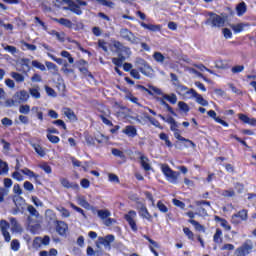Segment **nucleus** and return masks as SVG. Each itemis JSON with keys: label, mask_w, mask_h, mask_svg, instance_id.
<instances>
[{"label": "nucleus", "mask_w": 256, "mask_h": 256, "mask_svg": "<svg viewBox=\"0 0 256 256\" xmlns=\"http://www.w3.org/2000/svg\"><path fill=\"white\" fill-rule=\"evenodd\" d=\"M85 140L87 145H89L90 147H93L95 145V138H93L92 136L86 135Z\"/></svg>", "instance_id": "6e6d98bb"}, {"label": "nucleus", "mask_w": 256, "mask_h": 256, "mask_svg": "<svg viewBox=\"0 0 256 256\" xmlns=\"http://www.w3.org/2000/svg\"><path fill=\"white\" fill-rule=\"evenodd\" d=\"M122 133L127 135V137H136L137 136V128H135V126H126L122 130Z\"/></svg>", "instance_id": "412c9836"}, {"label": "nucleus", "mask_w": 256, "mask_h": 256, "mask_svg": "<svg viewBox=\"0 0 256 256\" xmlns=\"http://www.w3.org/2000/svg\"><path fill=\"white\" fill-rule=\"evenodd\" d=\"M11 77L14 78L15 81H17V83H23V81H25V77H23V75L16 72H12Z\"/></svg>", "instance_id": "37998d69"}, {"label": "nucleus", "mask_w": 256, "mask_h": 256, "mask_svg": "<svg viewBox=\"0 0 256 256\" xmlns=\"http://www.w3.org/2000/svg\"><path fill=\"white\" fill-rule=\"evenodd\" d=\"M140 164L144 171H151L153 169L151 163H149V158L145 155L140 156Z\"/></svg>", "instance_id": "a211bd4d"}, {"label": "nucleus", "mask_w": 256, "mask_h": 256, "mask_svg": "<svg viewBox=\"0 0 256 256\" xmlns=\"http://www.w3.org/2000/svg\"><path fill=\"white\" fill-rule=\"evenodd\" d=\"M50 34L56 37L58 41H65V33H59L55 30H52Z\"/></svg>", "instance_id": "a18cd8bd"}, {"label": "nucleus", "mask_w": 256, "mask_h": 256, "mask_svg": "<svg viewBox=\"0 0 256 256\" xmlns=\"http://www.w3.org/2000/svg\"><path fill=\"white\" fill-rule=\"evenodd\" d=\"M32 202L36 207H43V202L37 198V196H32Z\"/></svg>", "instance_id": "680f3d73"}, {"label": "nucleus", "mask_w": 256, "mask_h": 256, "mask_svg": "<svg viewBox=\"0 0 256 256\" xmlns=\"http://www.w3.org/2000/svg\"><path fill=\"white\" fill-rule=\"evenodd\" d=\"M60 55H61V57L68 59V63H70V65H73V63H75V59H73V56H71V53H69L68 51L63 50L60 53Z\"/></svg>", "instance_id": "f704fd0d"}, {"label": "nucleus", "mask_w": 256, "mask_h": 256, "mask_svg": "<svg viewBox=\"0 0 256 256\" xmlns=\"http://www.w3.org/2000/svg\"><path fill=\"white\" fill-rule=\"evenodd\" d=\"M170 129L174 132L175 139H177L178 141H185V137L181 136V134L179 133V124H177L176 121L170 124Z\"/></svg>", "instance_id": "dca6fc26"}, {"label": "nucleus", "mask_w": 256, "mask_h": 256, "mask_svg": "<svg viewBox=\"0 0 256 256\" xmlns=\"http://www.w3.org/2000/svg\"><path fill=\"white\" fill-rule=\"evenodd\" d=\"M20 113H23L24 115H27L30 111L29 105H21L19 109Z\"/></svg>", "instance_id": "e2e57ef3"}, {"label": "nucleus", "mask_w": 256, "mask_h": 256, "mask_svg": "<svg viewBox=\"0 0 256 256\" xmlns=\"http://www.w3.org/2000/svg\"><path fill=\"white\" fill-rule=\"evenodd\" d=\"M206 25H212V27H223L225 25V19L213 12H210Z\"/></svg>", "instance_id": "39448f33"}, {"label": "nucleus", "mask_w": 256, "mask_h": 256, "mask_svg": "<svg viewBox=\"0 0 256 256\" xmlns=\"http://www.w3.org/2000/svg\"><path fill=\"white\" fill-rule=\"evenodd\" d=\"M223 197H235V190L229 189L222 192Z\"/></svg>", "instance_id": "5fc2aeb1"}, {"label": "nucleus", "mask_w": 256, "mask_h": 256, "mask_svg": "<svg viewBox=\"0 0 256 256\" xmlns=\"http://www.w3.org/2000/svg\"><path fill=\"white\" fill-rule=\"evenodd\" d=\"M195 101L196 103H199V105H202V107H207V105H209V102H207L203 97H196Z\"/></svg>", "instance_id": "603ef678"}, {"label": "nucleus", "mask_w": 256, "mask_h": 256, "mask_svg": "<svg viewBox=\"0 0 256 256\" xmlns=\"http://www.w3.org/2000/svg\"><path fill=\"white\" fill-rule=\"evenodd\" d=\"M189 223H191V225H193V227H195L196 231H201L202 233H205V227L201 224H199V222L195 221V220H189Z\"/></svg>", "instance_id": "58836bf2"}, {"label": "nucleus", "mask_w": 256, "mask_h": 256, "mask_svg": "<svg viewBox=\"0 0 256 256\" xmlns=\"http://www.w3.org/2000/svg\"><path fill=\"white\" fill-rule=\"evenodd\" d=\"M21 173H23L24 175H27V177H29V179H37V177H39L37 174H35L33 171L25 168L23 170H21Z\"/></svg>", "instance_id": "ea45409f"}, {"label": "nucleus", "mask_w": 256, "mask_h": 256, "mask_svg": "<svg viewBox=\"0 0 256 256\" xmlns=\"http://www.w3.org/2000/svg\"><path fill=\"white\" fill-rule=\"evenodd\" d=\"M11 223V229L14 231V233H21L23 231V228L21 227V224L17 222V219L10 218Z\"/></svg>", "instance_id": "4be33fe9"}, {"label": "nucleus", "mask_w": 256, "mask_h": 256, "mask_svg": "<svg viewBox=\"0 0 256 256\" xmlns=\"http://www.w3.org/2000/svg\"><path fill=\"white\" fill-rule=\"evenodd\" d=\"M2 125H4L5 127H11V125H13V120L5 117L1 120Z\"/></svg>", "instance_id": "052dcab7"}, {"label": "nucleus", "mask_w": 256, "mask_h": 256, "mask_svg": "<svg viewBox=\"0 0 256 256\" xmlns=\"http://www.w3.org/2000/svg\"><path fill=\"white\" fill-rule=\"evenodd\" d=\"M60 183L62 187H65V189H74V191H79V184L71 183L66 178H60Z\"/></svg>", "instance_id": "2eb2a0df"}, {"label": "nucleus", "mask_w": 256, "mask_h": 256, "mask_svg": "<svg viewBox=\"0 0 256 256\" xmlns=\"http://www.w3.org/2000/svg\"><path fill=\"white\" fill-rule=\"evenodd\" d=\"M77 203L80 205V207H83L84 209H87L88 211L91 209V204L87 202L85 199V196H78L77 197Z\"/></svg>", "instance_id": "b1692460"}, {"label": "nucleus", "mask_w": 256, "mask_h": 256, "mask_svg": "<svg viewBox=\"0 0 256 256\" xmlns=\"http://www.w3.org/2000/svg\"><path fill=\"white\" fill-rule=\"evenodd\" d=\"M118 117H120V119H128L129 114H127V109L122 108V109L118 112Z\"/></svg>", "instance_id": "864d4df0"}, {"label": "nucleus", "mask_w": 256, "mask_h": 256, "mask_svg": "<svg viewBox=\"0 0 256 256\" xmlns=\"http://www.w3.org/2000/svg\"><path fill=\"white\" fill-rule=\"evenodd\" d=\"M142 91H147L148 95L155 96L160 95L161 97H169V95H166L163 93L162 89H159L155 86H149L148 88H145V86H139Z\"/></svg>", "instance_id": "9b49d317"}, {"label": "nucleus", "mask_w": 256, "mask_h": 256, "mask_svg": "<svg viewBox=\"0 0 256 256\" xmlns=\"http://www.w3.org/2000/svg\"><path fill=\"white\" fill-rule=\"evenodd\" d=\"M112 47L115 49V53L118 54V57H125V59L131 57V48L123 45V43L112 40Z\"/></svg>", "instance_id": "7ed1b4c3"}, {"label": "nucleus", "mask_w": 256, "mask_h": 256, "mask_svg": "<svg viewBox=\"0 0 256 256\" xmlns=\"http://www.w3.org/2000/svg\"><path fill=\"white\" fill-rule=\"evenodd\" d=\"M9 173V166L7 165V162H3L0 159V175H5Z\"/></svg>", "instance_id": "4c0bfd02"}, {"label": "nucleus", "mask_w": 256, "mask_h": 256, "mask_svg": "<svg viewBox=\"0 0 256 256\" xmlns=\"http://www.w3.org/2000/svg\"><path fill=\"white\" fill-rule=\"evenodd\" d=\"M23 187H24V189H25L26 191H30V193L33 192V191H35V187H34L33 184H32L31 182H29V181L24 182Z\"/></svg>", "instance_id": "3c124183"}, {"label": "nucleus", "mask_w": 256, "mask_h": 256, "mask_svg": "<svg viewBox=\"0 0 256 256\" xmlns=\"http://www.w3.org/2000/svg\"><path fill=\"white\" fill-rule=\"evenodd\" d=\"M27 211L30 213L31 216H28L27 221H28V229L31 231V233H35L38 230L41 229V223L39 222V211L33 205H28L27 206Z\"/></svg>", "instance_id": "f257e3e1"}, {"label": "nucleus", "mask_w": 256, "mask_h": 256, "mask_svg": "<svg viewBox=\"0 0 256 256\" xmlns=\"http://www.w3.org/2000/svg\"><path fill=\"white\" fill-rule=\"evenodd\" d=\"M43 245V240L41 237H36L33 241V247L34 249H39Z\"/></svg>", "instance_id": "09e8293b"}, {"label": "nucleus", "mask_w": 256, "mask_h": 256, "mask_svg": "<svg viewBox=\"0 0 256 256\" xmlns=\"http://www.w3.org/2000/svg\"><path fill=\"white\" fill-rule=\"evenodd\" d=\"M120 37L132 45H139V43H141V39L135 36V34H133V32L127 28L120 29Z\"/></svg>", "instance_id": "20e7f679"}, {"label": "nucleus", "mask_w": 256, "mask_h": 256, "mask_svg": "<svg viewBox=\"0 0 256 256\" xmlns=\"http://www.w3.org/2000/svg\"><path fill=\"white\" fill-rule=\"evenodd\" d=\"M9 227L11 225L6 220H0V231L7 243L11 241V234L9 233Z\"/></svg>", "instance_id": "6e6552de"}, {"label": "nucleus", "mask_w": 256, "mask_h": 256, "mask_svg": "<svg viewBox=\"0 0 256 256\" xmlns=\"http://www.w3.org/2000/svg\"><path fill=\"white\" fill-rule=\"evenodd\" d=\"M46 67L47 69H49L50 71H59V68H57V65H55L54 63L52 62H46Z\"/></svg>", "instance_id": "4d7b16f0"}, {"label": "nucleus", "mask_w": 256, "mask_h": 256, "mask_svg": "<svg viewBox=\"0 0 256 256\" xmlns=\"http://www.w3.org/2000/svg\"><path fill=\"white\" fill-rule=\"evenodd\" d=\"M27 98L25 97H15V98H9L5 102L6 107H19V105L26 103Z\"/></svg>", "instance_id": "f8f14e48"}, {"label": "nucleus", "mask_w": 256, "mask_h": 256, "mask_svg": "<svg viewBox=\"0 0 256 256\" xmlns=\"http://www.w3.org/2000/svg\"><path fill=\"white\" fill-rule=\"evenodd\" d=\"M139 215L140 217H143V219H147V221H151L152 216L149 213V210H147V207L145 205L140 204L139 206Z\"/></svg>", "instance_id": "6ab92c4d"}, {"label": "nucleus", "mask_w": 256, "mask_h": 256, "mask_svg": "<svg viewBox=\"0 0 256 256\" xmlns=\"http://www.w3.org/2000/svg\"><path fill=\"white\" fill-rule=\"evenodd\" d=\"M32 67H35L36 69H39L40 71H45V66L43 65V63L37 61V60H33L32 61Z\"/></svg>", "instance_id": "de8ad7c7"}, {"label": "nucleus", "mask_w": 256, "mask_h": 256, "mask_svg": "<svg viewBox=\"0 0 256 256\" xmlns=\"http://www.w3.org/2000/svg\"><path fill=\"white\" fill-rule=\"evenodd\" d=\"M13 202L15 205V208L13 209V215H18V213H23L25 211V199L23 197L17 196L13 198Z\"/></svg>", "instance_id": "423d86ee"}, {"label": "nucleus", "mask_w": 256, "mask_h": 256, "mask_svg": "<svg viewBox=\"0 0 256 256\" xmlns=\"http://www.w3.org/2000/svg\"><path fill=\"white\" fill-rule=\"evenodd\" d=\"M245 67L243 65L234 66L232 68V73H241Z\"/></svg>", "instance_id": "774afa93"}, {"label": "nucleus", "mask_w": 256, "mask_h": 256, "mask_svg": "<svg viewBox=\"0 0 256 256\" xmlns=\"http://www.w3.org/2000/svg\"><path fill=\"white\" fill-rule=\"evenodd\" d=\"M222 33H223L225 39H231V37H233V33L229 30V28H224L222 30Z\"/></svg>", "instance_id": "bf43d9fd"}, {"label": "nucleus", "mask_w": 256, "mask_h": 256, "mask_svg": "<svg viewBox=\"0 0 256 256\" xmlns=\"http://www.w3.org/2000/svg\"><path fill=\"white\" fill-rule=\"evenodd\" d=\"M13 179H16V181H23V175H21V172H14L12 174Z\"/></svg>", "instance_id": "0e129e2a"}, {"label": "nucleus", "mask_w": 256, "mask_h": 256, "mask_svg": "<svg viewBox=\"0 0 256 256\" xmlns=\"http://www.w3.org/2000/svg\"><path fill=\"white\" fill-rule=\"evenodd\" d=\"M113 241H115V236L114 235H107L106 237H99L98 238V243L96 244V246L99 248V244L100 245H104V247L111 249V243H113Z\"/></svg>", "instance_id": "ddd939ff"}, {"label": "nucleus", "mask_w": 256, "mask_h": 256, "mask_svg": "<svg viewBox=\"0 0 256 256\" xmlns=\"http://www.w3.org/2000/svg\"><path fill=\"white\" fill-rule=\"evenodd\" d=\"M176 91L182 97H185V95H188V97H197V92L194 89H189L183 85H178Z\"/></svg>", "instance_id": "1a4fd4ad"}, {"label": "nucleus", "mask_w": 256, "mask_h": 256, "mask_svg": "<svg viewBox=\"0 0 256 256\" xmlns=\"http://www.w3.org/2000/svg\"><path fill=\"white\" fill-rule=\"evenodd\" d=\"M160 139L162 140V141H165V145L167 146V147H173V144L171 143V141L169 140V136H167V134H165V133H161L160 134Z\"/></svg>", "instance_id": "79ce46f5"}, {"label": "nucleus", "mask_w": 256, "mask_h": 256, "mask_svg": "<svg viewBox=\"0 0 256 256\" xmlns=\"http://www.w3.org/2000/svg\"><path fill=\"white\" fill-rule=\"evenodd\" d=\"M56 223H57L56 225L57 233H59L60 235H65L69 229V226L67 225V223L63 221H56Z\"/></svg>", "instance_id": "f3484780"}, {"label": "nucleus", "mask_w": 256, "mask_h": 256, "mask_svg": "<svg viewBox=\"0 0 256 256\" xmlns=\"http://www.w3.org/2000/svg\"><path fill=\"white\" fill-rule=\"evenodd\" d=\"M56 209L59 211V213H61V217H63L64 219L71 217V212H69L67 208L63 206H57Z\"/></svg>", "instance_id": "c756f323"}, {"label": "nucleus", "mask_w": 256, "mask_h": 256, "mask_svg": "<svg viewBox=\"0 0 256 256\" xmlns=\"http://www.w3.org/2000/svg\"><path fill=\"white\" fill-rule=\"evenodd\" d=\"M125 59H126L125 56H118V58H112V63L116 65V67H121Z\"/></svg>", "instance_id": "a19ab883"}, {"label": "nucleus", "mask_w": 256, "mask_h": 256, "mask_svg": "<svg viewBox=\"0 0 256 256\" xmlns=\"http://www.w3.org/2000/svg\"><path fill=\"white\" fill-rule=\"evenodd\" d=\"M99 5H103L104 7H109V9H113L115 7V3L108 0H95Z\"/></svg>", "instance_id": "72a5a7b5"}, {"label": "nucleus", "mask_w": 256, "mask_h": 256, "mask_svg": "<svg viewBox=\"0 0 256 256\" xmlns=\"http://www.w3.org/2000/svg\"><path fill=\"white\" fill-rule=\"evenodd\" d=\"M247 24L245 23H237V24H230V28L234 31V33H242L245 31Z\"/></svg>", "instance_id": "5701e85b"}, {"label": "nucleus", "mask_w": 256, "mask_h": 256, "mask_svg": "<svg viewBox=\"0 0 256 256\" xmlns=\"http://www.w3.org/2000/svg\"><path fill=\"white\" fill-rule=\"evenodd\" d=\"M213 241L214 243H218V245H220V243H223V231H221V229H216V232L213 236Z\"/></svg>", "instance_id": "bb28decb"}, {"label": "nucleus", "mask_w": 256, "mask_h": 256, "mask_svg": "<svg viewBox=\"0 0 256 256\" xmlns=\"http://www.w3.org/2000/svg\"><path fill=\"white\" fill-rule=\"evenodd\" d=\"M153 59L157 62V63H165V56L161 53V52H155L153 54Z\"/></svg>", "instance_id": "e433bc0d"}, {"label": "nucleus", "mask_w": 256, "mask_h": 256, "mask_svg": "<svg viewBox=\"0 0 256 256\" xmlns=\"http://www.w3.org/2000/svg\"><path fill=\"white\" fill-rule=\"evenodd\" d=\"M2 47L4 51H8V53H11L12 55H15V53H17V48L15 46H5V44H2Z\"/></svg>", "instance_id": "49530a36"}, {"label": "nucleus", "mask_w": 256, "mask_h": 256, "mask_svg": "<svg viewBox=\"0 0 256 256\" xmlns=\"http://www.w3.org/2000/svg\"><path fill=\"white\" fill-rule=\"evenodd\" d=\"M216 220L220 222L221 227L225 229V231H231V225H229V222L223 218L216 217Z\"/></svg>", "instance_id": "473e14b6"}, {"label": "nucleus", "mask_w": 256, "mask_h": 256, "mask_svg": "<svg viewBox=\"0 0 256 256\" xmlns=\"http://www.w3.org/2000/svg\"><path fill=\"white\" fill-rule=\"evenodd\" d=\"M161 170L163 175H165L167 181H169V183H172L173 185H177V183H179L178 180L179 175H181L180 172L173 171L167 164H162Z\"/></svg>", "instance_id": "f03ea898"}, {"label": "nucleus", "mask_w": 256, "mask_h": 256, "mask_svg": "<svg viewBox=\"0 0 256 256\" xmlns=\"http://www.w3.org/2000/svg\"><path fill=\"white\" fill-rule=\"evenodd\" d=\"M141 27L144 29H148V31H161V26L159 25H153V24H145V22H141Z\"/></svg>", "instance_id": "cd10ccee"}, {"label": "nucleus", "mask_w": 256, "mask_h": 256, "mask_svg": "<svg viewBox=\"0 0 256 256\" xmlns=\"http://www.w3.org/2000/svg\"><path fill=\"white\" fill-rule=\"evenodd\" d=\"M63 113L69 119V121H77V116L75 115V112H73V110L69 108H64Z\"/></svg>", "instance_id": "a878e982"}, {"label": "nucleus", "mask_w": 256, "mask_h": 256, "mask_svg": "<svg viewBox=\"0 0 256 256\" xmlns=\"http://www.w3.org/2000/svg\"><path fill=\"white\" fill-rule=\"evenodd\" d=\"M157 208L159 209V211L161 213H167V211H169V209L167 208V206H165V204H163V202L158 201L157 202Z\"/></svg>", "instance_id": "8fccbe9b"}, {"label": "nucleus", "mask_w": 256, "mask_h": 256, "mask_svg": "<svg viewBox=\"0 0 256 256\" xmlns=\"http://www.w3.org/2000/svg\"><path fill=\"white\" fill-rule=\"evenodd\" d=\"M98 217L103 221L106 227H111L113 223H115V219L110 218L111 212L109 210H98Z\"/></svg>", "instance_id": "0eeeda50"}, {"label": "nucleus", "mask_w": 256, "mask_h": 256, "mask_svg": "<svg viewBox=\"0 0 256 256\" xmlns=\"http://www.w3.org/2000/svg\"><path fill=\"white\" fill-rule=\"evenodd\" d=\"M69 11H71L72 13H75V15H83V11H81V7L75 4V2H72V5L69 6Z\"/></svg>", "instance_id": "7c9ffc66"}, {"label": "nucleus", "mask_w": 256, "mask_h": 256, "mask_svg": "<svg viewBox=\"0 0 256 256\" xmlns=\"http://www.w3.org/2000/svg\"><path fill=\"white\" fill-rule=\"evenodd\" d=\"M241 249L246 255H249L253 250V242L251 240H246L245 243L241 246Z\"/></svg>", "instance_id": "393cba45"}, {"label": "nucleus", "mask_w": 256, "mask_h": 256, "mask_svg": "<svg viewBox=\"0 0 256 256\" xmlns=\"http://www.w3.org/2000/svg\"><path fill=\"white\" fill-rule=\"evenodd\" d=\"M11 249L13 251H19V241L18 240H13L11 242Z\"/></svg>", "instance_id": "69168bd1"}, {"label": "nucleus", "mask_w": 256, "mask_h": 256, "mask_svg": "<svg viewBox=\"0 0 256 256\" xmlns=\"http://www.w3.org/2000/svg\"><path fill=\"white\" fill-rule=\"evenodd\" d=\"M56 22L60 25H63L64 27H67L68 29H71V27H73V22H71V20L69 19L60 18L56 19Z\"/></svg>", "instance_id": "2f4dec72"}, {"label": "nucleus", "mask_w": 256, "mask_h": 256, "mask_svg": "<svg viewBox=\"0 0 256 256\" xmlns=\"http://www.w3.org/2000/svg\"><path fill=\"white\" fill-rule=\"evenodd\" d=\"M47 138L48 140L51 142V143H59V137L57 136H53L51 134H48L47 135Z\"/></svg>", "instance_id": "338daca9"}, {"label": "nucleus", "mask_w": 256, "mask_h": 256, "mask_svg": "<svg viewBox=\"0 0 256 256\" xmlns=\"http://www.w3.org/2000/svg\"><path fill=\"white\" fill-rule=\"evenodd\" d=\"M239 119L243 123H246L247 125H251L252 127H256V119L255 118H249L245 114H239Z\"/></svg>", "instance_id": "aec40b11"}, {"label": "nucleus", "mask_w": 256, "mask_h": 256, "mask_svg": "<svg viewBox=\"0 0 256 256\" xmlns=\"http://www.w3.org/2000/svg\"><path fill=\"white\" fill-rule=\"evenodd\" d=\"M241 221H247V210H241L231 217V223L233 225H239Z\"/></svg>", "instance_id": "9d476101"}, {"label": "nucleus", "mask_w": 256, "mask_h": 256, "mask_svg": "<svg viewBox=\"0 0 256 256\" xmlns=\"http://www.w3.org/2000/svg\"><path fill=\"white\" fill-rule=\"evenodd\" d=\"M98 47H100V49H103L105 51V53H107L109 51L107 48V42H105V40H99Z\"/></svg>", "instance_id": "13d9d810"}, {"label": "nucleus", "mask_w": 256, "mask_h": 256, "mask_svg": "<svg viewBox=\"0 0 256 256\" xmlns=\"http://www.w3.org/2000/svg\"><path fill=\"white\" fill-rule=\"evenodd\" d=\"M137 217V212L131 210L125 215L126 221L129 223L132 231H137V224L135 223V218Z\"/></svg>", "instance_id": "4468645a"}, {"label": "nucleus", "mask_w": 256, "mask_h": 256, "mask_svg": "<svg viewBox=\"0 0 256 256\" xmlns=\"http://www.w3.org/2000/svg\"><path fill=\"white\" fill-rule=\"evenodd\" d=\"M32 147L36 151L37 155H39L40 157H45V150L43 149V147H41V145L32 144Z\"/></svg>", "instance_id": "c9c22d12"}, {"label": "nucleus", "mask_w": 256, "mask_h": 256, "mask_svg": "<svg viewBox=\"0 0 256 256\" xmlns=\"http://www.w3.org/2000/svg\"><path fill=\"white\" fill-rule=\"evenodd\" d=\"M112 155H114V157H119L120 159H125V154L123 151L117 148H112Z\"/></svg>", "instance_id": "c03bdc74"}, {"label": "nucleus", "mask_w": 256, "mask_h": 256, "mask_svg": "<svg viewBox=\"0 0 256 256\" xmlns=\"http://www.w3.org/2000/svg\"><path fill=\"white\" fill-rule=\"evenodd\" d=\"M237 15L241 17L247 11V5L245 2H241L236 6Z\"/></svg>", "instance_id": "c85d7f7f"}]
</instances>
